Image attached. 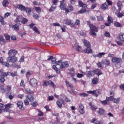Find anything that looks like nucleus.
Listing matches in <instances>:
<instances>
[{
    "instance_id": "f257e3e1",
    "label": "nucleus",
    "mask_w": 124,
    "mask_h": 124,
    "mask_svg": "<svg viewBox=\"0 0 124 124\" xmlns=\"http://www.w3.org/2000/svg\"><path fill=\"white\" fill-rule=\"evenodd\" d=\"M87 24L89 25V27L91 30V31H90V34L91 35H93V36H96V33L97 31H98V29H97V27H95V26L93 25L92 24H91V22L90 21H87Z\"/></svg>"
},
{
    "instance_id": "f03ea898",
    "label": "nucleus",
    "mask_w": 124,
    "mask_h": 124,
    "mask_svg": "<svg viewBox=\"0 0 124 124\" xmlns=\"http://www.w3.org/2000/svg\"><path fill=\"white\" fill-rule=\"evenodd\" d=\"M78 5H79L80 7H82V8L78 12V14H83V13L87 12V8L88 7L87 4L83 3L82 1H78Z\"/></svg>"
},
{
    "instance_id": "7ed1b4c3",
    "label": "nucleus",
    "mask_w": 124,
    "mask_h": 124,
    "mask_svg": "<svg viewBox=\"0 0 124 124\" xmlns=\"http://www.w3.org/2000/svg\"><path fill=\"white\" fill-rule=\"evenodd\" d=\"M57 59L53 57L52 59H51V62L53 63H55L56 65H53L52 66V68L56 71V73L57 74H60L61 73V70L59 68V66L57 65V62H58L56 61Z\"/></svg>"
},
{
    "instance_id": "20e7f679",
    "label": "nucleus",
    "mask_w": 124,
    "mask_h": 124,
    "mask_svg": "<svg viewBox=\"0 0 124 124\" xmlns=\"http://www.w3.org/2000/svg\"><path fill=\"white\" fill-rule=\"evenodd\" d=\"M8 76V72H3V69L0 70V82L1 83H4L5 81V77H7Z\"/></svg>"
},
{
    "instance_id": "39448f33",
    "label": "nucleus",
    "mask_w": 124,
    "mask_h": 124,
    "mask_svg": "<svg viewBox=\"0 0 124 124\" xmlns=\"http://www.w3.org/2000/svg\"><path fill=\"white\" fill-rule=\"evenodd\" d=\"M56 65H58V66H59L60 69H63V68H66L68 67V62H62V61H58L57 62H56Z\"/></svg>"
},
{
    "instance_id": "423d86ee",
    "label": "nucleus",
    "mask_w": 124,
    "mask_h": 124,
    "mask_svg": "<svg viewBox=\"0 0 124 124\" xmlns=\"http://www.w3.org/2000/svg\"><path fill=\"white\" fill-rule=\"evenodd\" d=\"M49 85H50L53 89H56V88H57V86H56L55 83H54V82L52 81V80H45L43 83V86L44 88L48 87Z\"/></svg>"
},
{
    "instance_id": "0eeeda50",
    "label": "nucleus",
    "mask_w": 124,
    "mask_h": 124,
    "mask_svg": "<svg viewBox=\"0 0 124 124\" xmlns=\"http://www.w3.org/2000/svg\"><path fill=\"white\" fill-rule=\"evenodd\" d=\"M60 7L62 10H65L66 13H69V12H70L69 10L66 8V5H65V0H62L60 1Z\"/></svg>"
},
{
    "instance_id": "6e6552de",
    "label": "nucleus",
    "mask_w": 124,
    "mask_h": 124,
    "mask_svg": "<svg viewBox=\"0 0 124 124\" xmlns=\"http://www.w3.org/2000/svg\"><path fill=\"white\" fill-rule=\"evenodd\" d=\"M29 85L32 88H36L38 85V81L36 79L32 78L29 81Z\"/></svg>"
},
{
    "instance_id": "1a4fd4ad",
    "label": "nucleus",
    "mask_w": 124,
    "mask_h": 124,
    "mask_svg": "<svg viewBox=\"0 0 124 124\" xmlns=\"http://www.w3.org/2000/svg\"><path fill=\"white\" fill-rule=\"evenodd\" d=\"M122 60L121 58L113 57L111 58V62L115 64L122 63Z\"/></svg>"
},
{
    "instance_id": "9d476101",
    "label": "nucleus",
    "mask_w": 124,
    "mask_h": 124,
    "mask_svg": "<svg viewBox=\"0 0 124 124\" xmlns=\"http://www.w3.org/2000/svg\"><path fill=\"white\" fill-rule=\"evenodd\" d=\"M7 61L9 62H12L13 63H14L16 62H18V57H16V56H9L7 58Z\"/></svg>"
},
{
    "instance_id": "9b49d317",
    "label": "nucleus",
    "mask_w": 124,
    "mask_h": 124,
    "mask_svg": "<svg viewBox=\"0 0 124 124\" xmlns=\"http://www.w3.org/2000/svg\"><path fill=\"white\" fill-rule=\"evenodd\" d=\"M87 93H90V94H93V95H94V96H96V97H97V96H98V95H99V94H100V93H101L99 89L92 91H87Z\"/></svg>"
},
{
    "instance_id": "f8f14e48",
    "label": "nucleus",
    "mask_w": 124,
    "mask_h": 124,
    "mask_svg": "<svg viewBox=\"0 0 124 124\" xmlns=\"http://www.w3.org/2000/svg\"><path fill=\"white\" fill-rule=\"evenodd\" d=\"M82 73H84V75H86V77H89V78H91L92 77H93V76H94V71L93 70H90L87 71L85 72H82Z\"/></svg>"
},
{
    "instance_id": "ddd939ff",
    "label": "nucleus",
    "mask_w": 124,
    "mask_h": 124,
    "mask_svg": "<svg viewBox=\"0 0 124 124\" xmlns=\"http://www.w3.org/2000/svg\"><path fill=\"white\" fill-rule=\"evenodd\" d=\"M56 104L59 108H62V104L63 105H65V102L64 100L60 98L57 101Z\"/></svg>"
},
{
    "instance_id": "4468645a",
    "label": "nucleus",
    "mask_w": 124,
    "mask_h": 124,
    "mask_svg": "<svg viewBox=\"0 0 124 124\" xmlns=\"http://www.w3.org/2000/svg\"><path fill=\"white\" fill-rule=\"evenodd\" d=\"M64 24L65 25H68L70 27H74V23L72 22V21L68 18H66L63 21Z\"/></svg>"
},
{
    "instance_id": "2eb2a0df",
    "label": "nucleus",
    "mask_w": 124,
    "mask_h": 124,
    "mask_svg": "<svg viewBox=\"0 0 124 124\" xmlns=\"http://www.w3.org/2000/svg\"><path fill=\"white\" fill-rule=\"evenodd\" d=\"M18 54V51L16 49H10L8 52L9 57L16 56Z\"/></svg>"
},
{
    "instance_id": "dca6fc26",
    "label": "nucleus",
    "mask_w": 124,
    "mask_h": 124,
    "mask_svg": "<svg viewBox=\"0 0 124 124\" xmlns=\"http://www.w3.org/2000/svg\"><path fill=\"white\" fill-rule=\"evenodd\" d=\"M84 52L85 54H92L93 49H92V46H89L84 49Z\"/></svg>"
},
{
    "instance_id": "f3484780",
    "label": "nucleus",
    "mask_w": 124,
    "mask_h": 124,
    "mask_svg": "<svg viewBox=\"0 0 124 124\" xmlns=\"http://www.w3.org/2000/svg\"><path fill=\"white\" fill-rule=\"evenodd\" d=\"M101 63L102 64H106V65H107V66H109L111 64V62H110V60L109 59H106L104 60H102L101 62Z\"/></svg>"
},
{
    "instance_id": "a211bd4d",
    "label": "nucleus",
    "mask_w": 124,
    "mask_h": 124,
    "mask_svg": "<svg viewBox=\"0 0 124 124\" xmlns=\"http://www.w3.org/2000/svg\"><path fill=\"white\" fill-rule=\"evenodd\" d=\"M23 19V16L19 15L17 16V17L16 18L15 20V23L16 24H18V23H20V22H22V19Z\"/></svg>"
},
{
    "instance_id": "6ab92c4d",
    "label": "nucleus",
    "mask_w": 124,
    "mask_h": 124,
    "mask_svg": "<svg viewBox=\"0 0 124 124\" xmlns=\"http://www.w3.org/2000/svg\"><path fill=\"white\" fill-rule=\"evenodd\" d=\"M83 43L84 46H85V47H86L87 48H88V47H92V45H91V43L86 39L83 40Z\"/></svg>"
},
{
    "instance_id": "aec40b11",
    "label": "nucleus",
    "mask_w": 124,
    "mask_h": 124,
    "mask_svg": "<svg viewBox=\"0 0 124 124\" xmlns=\"http://www.w3.org/2000/svg\"><path fill=\"white\" fill-rule=\"evenodd\" d=\"M0 63H1L2 65L8 67L9 66V63L8 62H3V59L2 57H0Z\"/></svg>"
},
{
    "instance_id": "412c9836",
    "label": "nucleus",
    "mask_w": 124,
    "mask_h": 124,
    "mask_svg": "<svg viewBox=\"0 0 124 124\" xmlns=\"http://www.w3.org/2000/svg\"><path fill=\"white\" fill-rule=\"evenodd\" d=\"M16 8L20 11H25V9H26V7L22 4H18L16 6Z\"/></svg>"
},
{
    "instance_id": "4be33fe9",
    "label": "nucleus",
    "mask_w": 124,
    "mask_h": 124,
    "mask_svg": "<svg viewBox=\"0 0 124 124\" xmlns=\"http://www.w3.org/2000/svg\"><path fill=\"white\" fill-rule=\"evenodd\" d=\"M79 112L82 114L85 113V110H84V106H83L82 104H80L79 105Z\"/></svg>"
},
{
    "instance_id": "5701e85b",
    "label": "nucleus",
    "mask_w": 124,
    "mask_h": 124,
    "mask_svg": "<svg viewBox=\"0 0 124 124\" xmlns=\"http://www.w3.org/2000/svg\"><path fill=\"white\" fill-rule=\"evenodd\" d=\"M11 105H12V104L10 103L6 104L5 106V108H4V112H8L10 108H11Z\"/></svg>"
},
{
    "instance_id": "b1692460",
    "label": "nucleus",
    "mask_w": 124,
    "mask_h": 124,
    "mask_svg": "<svg viewBox=\"0 0 124 124\" xmlns=\"http://www.w3.org/2000/svg\"><path fill=\"white\" fill-rule=\"evenodd\" d=\"M65 83L66 86H67V87H68L69 88H70L72 91H73V90H74V87H73V84H71V83L68 82L67 80H65Z\"/></svg>"
},
{
    "instance_id": "393cba45",
    "label": "nucleus",
    "mask_w": 124,
    "mask_h": 124,
    "mask_svg": "<svg viewBox=\"0 0 124 124\" xmlns=\"http://www.w3.org/2000/svg\"><path fill=\"white\" fill-rule=\"evenodd\" d=\"M69 74L71 76V77H74L76 76V74L75 73V71L74 70V68H71L70 69Z\"/></svg>"
},
{
    "instance_id": "a878e982",
    "label": "nucleus",
    "mask_w": 124,
    "mask_h": 124,
    "mask_svg": "<svg viewBox=\"0 0 124 124\" xmlns=\"http://www.w3.org/2000/svg\"><path fill=\"white\" fill-rule=\"evenodd\" d=\"M94 75H97L98 76H99V75H102V72L101 71L98 69H97L96 70H94Z\"/></svg>"
},
{
    "instance_id": "bb28decb",
    "label": "nucleus",
    "mask_w": 124,
    "mask_h": 124,
    "mask_svg": "<svg viewBox=\"0 0 124 124\" xmlns=\"http://www.w3.org/2000/svg\"><path fill=\"white\" fill-rule=\"evenodd\" d=\"M100 8L103 10H106V9H108V5H107L106 3H104L103 4H102L101 5Z\"/></svg>"
},
{
    "instance_id": "cd10ccee",
    "label": "nucleus",
    "mask_w": 124,
    "mask_h": 124,
    "mask_svg": "<svg viewBox=\"0 0 124 124\" xmlns=\"http://www.w3.org/2000/svg\"><path fill=\"white\" fill-rule=\"evenodd\" d=\"M117 5L118 7L119 11H121V10H122V7L123 6V5L122 4V1L119 0L117 3Z\"/></svg>"
},
{
    "instance_id": "c85d7f7f",
    "label": "nucleus",
    "mask_w": 124,
    "mask_h": 124,
    "mask_svg": "<svg viewBox=\"0 0 124 124\" xmlns=\"http://www.w3.org/2000/svg\"><path fill=\"white\" fill-rule=\"evenodd\" d=\"M89 106H90V109H91V110H93V111H96V109H97V107L94 105H93V104L92 103L89 104Z\"/></svg>"
},
{
    "instance_id": "c756f323",
    "label": "nucleus",
    "mask_w": 124,
    "mask_h": 124,
    "mask_svg": "<svg viewBox=\"0 0 124 124\" xmlns=\"http://www.w3.org/2000/svg\"><path fill=\"white\" fill-rule=\"evenodd\" d=\"M2 4L4 7H7L8 6V4H9V2L8 0H3Z\"/></svg>"
},
{
    "instance_id": "7c9ffc66",
    "label": "nucleus",
    "mask_w": 124,
    "mask_h": 124,
    "mask_svg": "<svg viewBox=\"0 0 124 124\" xmlns=\"http://www.w3.org/2000/svg\"><path fill=\"white\" fill-rule=\"evenodd\" d=\"M105 112H106V111H105V109H104V108H99L98 113L101 115H105Z\"/></svg>"
},
{
    "instance_id": "2f4dec72",
    "label": "nucleus",
    "mask_w": 124,
    "mask_h": 124,
    "mask_svg": "<svg viewBox=\"0 0 124 124\" xmlns=\"http://www.w3.org/2000/svg\"><path fill=\"white\" fill-rule=\"evenodd\" d=\"M0 44L1 45H3L5 44V39L2 36H0Z\"/></svg>"
},
{
    "instance_id": "473e14b6",
    "label": "nucleus",
    "mask_w": 124,
    "mask_h": 124,
    "mask_svg": "<svg viewBox=\"0 0 124 124\" xmlns=\"http://www.w3.org/2000/svg\"><path fill=\"white\" fill-rule=\"evenodd\" d=\"M119 38L121 41H123L124 42V33H120L119 34Z\"/></svg>"
},
{
    "instance_id": "72a5a7b5",
    "label": "nucleus",
    "mask_w": 124,
    "mask_h": 124,
    "mask_svg": "<svg viewBox=\"0 0 124 124\" xmlns=\"http://www.w3.org/2000/svg\"><path fill=\"white\" fill-rule=\"evenodd\" d=\"M26 98H28V99L29 100V101H33V99H34V98L31 96V94H28L27 96H26Z\"/></svg>"
},
{
    "instance_id": "f704fd0d",
    "label": "nucleus",
    "mask_w": 124,
    "mask_h": 124,
    "mask_svg": "<svg viewBox=\"0 0 124 124\" xmlns=\"http://www.w3.org/2000/svg\"><path fill=\"white\" fill-rule=\"evenodd\" d=\"M34 9L36 13H38V14H40L41 13V8L39 7H34Z\"/></svg>"
},
{
    "instance_id": "c9c22d12",
    "label": "nucleus",
    "mask_w": 124,
    "mask_h": 124,
    "mask_svg": "<svg viewBox=\"0 0 124 124\" xmlns=\"http://www.w3.org/2000/svg\"><path fill=\"white\" fill-rule=\"evenodd\" d=\"M24 11L28 13L29 15L31 13V8L29 7H25V9H24Z\"/></svg>"
},
{
    "instance_id": "e433bc0d",
    "label": "nucleus",
    "mask_w": 124,
    "mask_h": 124,
    "mask_svg": "<svg viewBox=\"0 0 124 124\" xmlns=\"http://www.w3.org/2000/svg\"><path fill=\"white\" fill-rule=\"evenodd\" d=\"M25 92L26 93H31V94L33 93V92L31 91V89H30L29 88H25Z\"/></svg>"
},
{
    "instance_id": "4c0bfd02",
    "label": "nucleus",
    "mask_w": 124,
    "mask_h": 124,
    "mask_svg": "<svg viewBox=\"0 0 124 124\" xmlns=\"http://www.w3.org/2000/svg\"><path fill=\"white\" fill-rule=\"evenodd\" d=\"M17 106L19 108V109H22L23 108V102L21 101H19L17 103Z\"/></svg>"
},
{
    "instance_id": "58836bf2",
    "label": "nucleus",
    "mask_w": 124,
    "mask_h": 124,
    "mask_svg": "<svg viewBox=\"0 0 124 124\" xmlns=\"http://www.w3.org/2000/svg\"><path fill=\"white\" fill-rule=\"evenodd\" d=\"M106 99L108 101V102H109L110 101H113L114 99V96H110L109 97H106Z\"/></svg>"
},
{
    "instance_id": "ea45409f",
    "label": "nucleus",
    "mask_w": 124,
    "mask_h": 124,
    "mask_svg": "<svg viewBox=\"0 0 124 124\" xmlns=\"http://www.w3.org/2000/svg\"><path fill=\"white\" fill-rule=\"evenodd\" d=\"M92 83L94 85H95L98 83V78H94L92 79Z\"/></svg>"
},
{
    "instance_id": "a19ab883",
    "label": "nucleus",
    "mask_w": 124,
    "mask_h": 124,
    "mask_svg": "<svg viewBox=\"0 0 124 124\" xmlns=\"http://www.w3.org/2000/svg\"><path fill=\"white\" fill-rule=\"evenodd\" d=\"M32 17L35 20H37V19L39 18V14H38L36 13H33Z\"/></svg>"
},
{
    "instance_id": "79ce46f5",
    "label": "nucleus",
    "mask_w": 124,
    "mask_h": 124,
    "mask_svg": "<svg viewBox=\"0 0 124 124\" xmlns=\"http://www.w3.org/2000/svg\"><path fill=\"white\" fill-rule=\"evenodd\" d=\"M106 53L105 52H100L97 55H95L94 57H97L98 58H102L103 56L106 55Z\"/></svg>"
},
{
    "instance_id": "37998d69",
    "label": "nucleus",
    "mask_w": 124,
    "mask_h": 124,
    "mask_svg": "<svg viewBox=\"0 0 124 124\" xmlns=\"http://www.w3.org/2000/svg\"><path fill=\"white\" fill-rule=\"evenodd\" d=\"M28 18H26V17H23L21 20V24H23L25 25V24H27L28 22Z\"/></svg>"
},
{
    "instance_id": "c03bdc74",
    "label": "nucleus",
    "mask_w": 124,
    "mask_h": 124,
    "mask_svg": "<svg viewBox=\"0 0 124 124\" xmlns=\"http://www.w3.org/2000/svg\"><path fill=\"white\" fill-rule=\"evenodd\" d=\"M8 73V75H9V74H10L11 76H12V77H15V76H17V71H15V72H13L12 73H10L9 72Z\"/></svg>"
},
{
    "instance_id": "a18cd8bd",
    "label": "nucleus",
    "mask_w": 124,
    "mask_h": 124,
    "mask_svg": "<svg viewBox=\"0 0 124 124\" xmlns=\"http://www.w3.org/2000/svg\"><path fill=\"white\" fill-rule=\"evenodd\" d=\"M33 31H35V32H36V33H37V34H40V31H38V29L37 28V27H36V26L32 28Z\"/></svg>"
},
{
    "instance_id": "49530a36",
    "label": "nucleus",
    "mask_w": 124,
    "mask_h": 124,
    "mask_svg": "<svg viewBox=\"0 0 124 124\" xmlns=\"http://www.w3.org/2000/svg\"><path fill=\"white\" fill-rule=\"evenodd\" d=\"M113 101L114 103H116V104H118V103H120V102L121 101V98H114Z\"/></svg>"
},
{
    "instance_id": "de8ad7c7",
    "label": "nucleus",
    "mask_w": 124,
    "mask_h": 124,
    "mask_svg": "<svg viewBox=\"0 0 124 124\" xmlns=\"http://www.w3.org/2000/svg\"><path fill=\"white\" fill-rule=\"evenodd\" d=\"M12 29L15 31H19V26L17 24H15L12 26Z\"/></svg>"
},
{
    "instance_id": "09e8293b",
    "label": "nucleus",
    "mask_w": 124,
    "mask_h": 124,
    "mask_svg": "<svg viewBox=\"0 0 124 124\" xmlns=\"http://www.w3.org/2000/svg\"><path fill=\"white\" fill-rule=\"evenodd\" d=\"M0 22L1 25H5V22H4V18L3 16H0Z\"/></svg>"
},
{
    "instance_id": "8fccbe9b",
    "label": "nucleus",
    "mask_w": 124,
    "mask_h": 124,
    "mask_svg": "<svg viewBox=\"0 0 124 124\" xmlns=\"http://www.w3.org/2000/svg\"><path fill=\"white\" fill-rule=\"evenodd\" d=\"M114 26L115 27H116L117 28H122L123 27V25L122 24L118 22H115L114 23Z\"/></svg>"
},
{
    "instance_id": "3c124183",
    "label": "nucleus",
    "mask_w": 124,
    "mask_h": 124,
    "mask_svg": "<svg viewBox=\"0 0 124 124\" xmlns=\"http://www.w3.org/2000/svg\"><path fill=\"white\" fill-rule=\"evenodd\" d=\"M120 12L121 11H119V12L116 14V15L118 18H122V17H123V16H124V13L123 14Z\"/></svg>"
},
{
    "instance_id": "603ef678",
    "label": "nucleus",
    "mask_w": 124,
    "mask_h": 124,
    "mask_svg": "<svg viewBox=\"0 0 124 124\" xmlns=\"http://www.w3.org/2000/svg\"><path fill=\"white\" fill-rule=\"evenodd\" d=\"M100 102L101 104H102L103 105H108V104H109L108 103V101L106 100V99L104 101H100Z\"/></svg>"
},
{
    "instance_id": "864d4df0",
    "label": "nucleus",
    "mask_w": 124,
    "mask_h": 124,
    "mask_svg": "<svg viewBox=\"0 0 124 124\" xmlns=\"http://www.w3.org/2000/svg\"><path fill=\"white\" fill-rule=\"evenodd\" d=\"M69 11H74V7H73L72 5L69 4L68 6Z\"/></svg>"
},
{
    "instance_id": "5fc2aeb1",
    "label": "nucleus",
    "mask_w": 124,
    "mask_h": 124,
    "mask_svg": "<svg viewBox=\"0 0 124 124\" xmlns=\"http://www.w3.org/2000/svg\"><path fill=\"white\" fill-rule=\"evenodd\" d=\"M108 23L112 24V23H113V18L108 16Z\"/></svg>"
},
{
    "instance_id": "6e6d98bb",
    "label": "nucleus",
    "mask_w": 124,
    "mask_h": 124,
    "mask_svg": "<svg viewBox=\"0 0 124 124\" xmlns=\"http://www.w3.org/2000/svg\"><path fill=\"white\" fill-rule=\"evenodd\" d=\"M20 86V87H23V88H25V87L26 86V84H25V81H24V79H22L21 80Z\"/></svg>"
},
{
    "instance_id": "4d7b16f0",
    "label": "nucleus",
    "mask_w": 124,
    "mask_h": 124,
    "mask_svg": "<svg viewBox=\"0 0 124 124\" xmlns=\"http://www.w3.org/2000/svg\"><path fill=\"white\" fill-rule=\"evenodd\" d=\"M79 95H80V96H82V97H86L87 96H88L89 94L85 93H79Z\"/></svg>"
},
{
    "instance_id": "13d9d810",
    "label": "nucleus",
    "mask_w": 124,
    "mask_h": 124,
    "mask_svg": "<svg viewBox=\"0 0 124 124\" xmlns=\"http://www.w3.org/2000/svg\"><path fill=\"white\" fill-rule=\"evenodd\" d=\"M56 8H57L56 7L51 6L50 9H49V12H54Z\"/></svg>"
},
{
    "instance_id": "bf43d9fd",
    "label": "nucleus",
    "mask_w": 124,
    "mask_h": 124,
    "mask_svg": "<svg viewBox=\"0 0 124 124\" xmlns=\"http://www.w3.org/2000/svg\"><path fill=\"white\" fill-rule=\"evenodd\" d=\"M97 18L98 22H101L103 21V17L102 16H98Z\"/></svg>"
},
{
    "instance_id": "052dcab7",
    "label": "nucleus",
    "mask_w": 124,
    "mask_h": 124,
    "mask_svg": "<svg viewBox=\"0 0 124 124\" xmlns=\"http://www.w3.org/2000/svg\"><path fill=\"white\" fill-rule=\"evenodd\" d=\"M101 64H102L101 63V62H99L97 63V65L98 68H100L101 69H102V68H103V66H102V65H101Z\"/></svg>"
},
{
    "instance_id": "680f3d73",
    "label": "nucleus",
    "mask_w": 124,
    "mask_h": 124,
    "mask_svg": "<svg viewBox=\"0 0 124 124\" xmlns=\"http://www.w3.org/2000/svg\"><path fill=\"white\" fill-rule=\"evenodd\" d=\"M31 105H32V106L33 107H36V106H37V105H38V104L37 103V102L35 101L33 102H31Z\"/></svg>"
},
{
    "instance_id": "e2e57ef3",
    "label": "nucleus",
    "mask_w": 124,
    "mask_h": 124,
    "mask_svg": "<svg viewBox=\"0 0 124 124\" xmlns=\"http://www.w3.org/2000/svg\"><path fill=\"white\" fill-rule=\"evenodd\" d=\"M63 98H65V100L66 102H70L71 101L70 99H69V98L66 97V96H64L63 97Z\"/></svg>"
},
{
    "instance_id": "0e129e2a",
    "label": "nucleus",
    "mask_w": 124,
    "mask_h": 124,
    "mask_svg": "<svg viewBox=\"0 0 124 124\" xmlns=\"http://www.w3.org/2000/svg\"><path fill=\"white\" fill-rule=\"evenodd\" d=\"M44 115V114L43 113V112H42L41 111H40V110L38 109V116H39V117H43V116Z\"/></svg>"
},
{
    "instance_id": "69168bd1",
    "label": "nucleus",
    "mask_w": 124,
    "mask_h": 124,
    "mask_svg": "<svg viewBox=\"0 0 124 124\" xmlns=\"http://www.w3.org/2000/svg\"><path fill=\"white\" fill-rule=\"evenodd\" d=\"M80 20L77 19L74 25H76V26H80Z\"/></svg>"
},
{
    "instance_id": "338daca9",
    "label": "nucleus",
    "mask_w": 124,
    "mask_h": 124,
    "mask_svg": "<svg viewBox=\"0 0 124 124\" xmlns=\"http://www.w3.org/2000/svg\"><path fill=\"white\" fill-rule=\"evenodd\" d=\"M4 36L6 40H10V36H9V35L8 34H5Z\"/></svg>"
},
{
    "instance_id": "774afa93",
    "label": "nucleus",
    "mask_w": 124,
    "mask_h": 124,
    "mask_svg": "<svg viewBox=\"0 0 124 124\" xmlns=\"http://www.w3.org/2000/svg\"><path fill=\"white\" fill-rule=\"evenodd\" d=\"M105 36H106V37H110V33H109V32L106 31L105 32Z\"/></svg>"
}]
</instances>
